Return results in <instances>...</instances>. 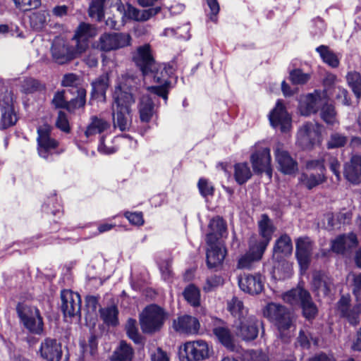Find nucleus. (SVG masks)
I'll return each instance as SVG.
<instances>
[{
    "instance_id": "f257e3e1",
    "label": "nucleus",
    "mask_w": 361,
    "mask_h": 361,
    "mask_svg": "<svg viewBox=\"0 0 361 361\" xmlns=\"http://www.w3.org/2000/svg\"><path fill=\"white\" fill-rule=\"evenodd\" d=\"M89 30V25L85 23L80 25L74 36L76 41L75 45H71L60 39H55L51 47L53 61L59 65H63L78 57L87 47L86 39Z\"/></svg>"
},
{
    "instance_id": "f03ea898",
    "label": "nucleus",
    "mask_w": 361,
    "mask_h": 361,
    "mask_svg": "<svg viewBox=\"0 0 361 361\" xmlns=\"http://www.w3.org/2000/svg\"><path fill=\"white\" fill-rule=\"evenodd\" d=\"M174 68L172 66L166 64H156V68L153 71H149L145 78H152L153 82L157 83V85L149 86L147 90L152 94H156L167 102L169 91L171 87L170 77L173 73Z\"/></svg>"
},
{
    "instance_id": "7ed1b4c3",
    "label": "nucleus",
    "mask_w": 361,
    "mask_h": 361,
    "mask_svg": "<svg viewBox=\"0 0 361 361\" xmlns=\"http://www.w3.org/2000/svg\"><path fill=\"white\" fill-rule=\"evenodd\" d=\"M282 298L292 306H300L303 316L309 320L314 319L317 314V307L310 293L300 286L285 293Z\"/></svg>"
},
{
    "instance_id": "20e7f679",
    "label": "nucleus",
    "mask_w": 361,
    "mask_h": 361,
    "mask_svg": "<svg viewBox=\"0 0 361 361\" xmlns=\"http://www.w3.org/2000/svg\"><path fill=\"white\" fill-rule=\"evenodd\" d=\"M16 310L20 322L29 332L36 335L43 334L44 321L37 307L19 302Z\"/></svg>"
},
{
    "instance_id": "39448f33",
    "label": "nucleus",
    "mask_w": 361,
    "mask_h": 361,
    "mask_svg": "<svg viewBox=\"0 0 361 361\" xmlns=\"http://www.w3.org/2000/svg\"><path fill=\"white\" fill-rule=\"evenodd\" d=\"M263 315L272 322L281 333L288 330L293 324V315L285 306L269 302L263 309Z\"/></svg>"
},
{
    "instance_id": "423d86ee",
    "label": "nucleus",
    "mask_w": 361,
    "mask_h": 361,
    "mask_svg": "<svg viewBox=\"0 0 361 361\" xmlns=\"http://www.w3.org/2000/svg\"><path fill=\"white\" fill-rule=\"evenodd\" d=\"M135 102L133 100L124 101L121 99H113L111 105V116L113 127L121 132L130 129L132 123L131 106Z\"/></svg>"
},
{
    "instance_id": "0eeeda50",
    "label": "nucleus",
    "mask_w": 361,
    "mask_h": 361,
    "mask_svg": "<svg viewBox=\"0 0 361 361\" xmlns=\"http://www.w3.org/2000/svg\"><path fill=\"white\" fill-rule=\"evenodd\" d=\"M166 313L162 308L150 305L145 308L140 314V323L144 333L152 334L158 331L164 325Z\"/></svg>"
},
{
    "instance_id": "6e6552de",
    "label": "nucleus",
    "mask_w": 361,
    "mask_h": 361,
    "mask_svg": "<svg viewBox=\"0 0 361 361\" xmlns=\"http://www.w3.org/2000/svg\"><path fill=\"white\" fill-rule=\"evenodd\" d=\"M141 85L142 80L140 77L130 73L122 75L115 87L113 99H117L118 97L121 100L130 102L132 99L135 102V93Z\"/></svg>"
},
{
    "instance_id": "1a4fd4ad",
    "label": "nucleus",
    "mask_w": 361,
    "mask_h": 361,
    "mask_svg": "<svg viewBox=\"0 0 361 361\" xmlns=\"http://www.w3.org/2000/svg\"><path fill=\"white\" fill-rule=\"evenodd\" d=\"M51 129L52 128L48 124H44L37 128V150L41 157L46 158L62 151L59 147V142L51 136Z\"/></svg>"
},
{
    "instance_id": "9d476101",
    "label": "nucleus",
    "mask_w": 361,
    "mask_h": 361,
    "mask_svg": "<svg viewBox=\"0 0 361 361\" xmlns=\"http://www.w3.org/2000/svg\"><path fill=\"white\" fill-rule=\"evenodd\" d=\"M322 125L317 122H306L298 130L297 145L302 149H311L319 140Z\"/></svg>"
},
{
    "instance_id": "9b49d317",
    "label": "nucleus",
    "mask_w": 361,
    "mask_h": 361,
    "mask_svg": "<svg viewBox=\"0 0 361 361\" xmlns=\"http://www.w3.org/2000/svg\"><path fill=\"white\" fill-rule=\"evenodd\" d=\"M0 129L5 130L14 126L17 121V114L13 107V98L11 92L6 90L0 92Z\"/></svg>"
},
{
    "instance_id": "f8f14e48",
    "label": "nucleus",
    "mask_w": 361,
    "mask_h": 361,
    "mask_svg": "<svg viewBox=\"0 0 361 361\" xmlns=\"http://www.w3.org/2000/svg\"><path fill=\"white\" fill-rule=\"evenodd\" d=\"M324 92L314 90L300 97L298 104V111L302 116H309L316 114L324 104L325 99Z\"/></svg>"
},
{
    "instance_id": "ddd939ff",
    "label": "nucleus",
    "mask_w": 361,
    "mask_h": 361,
    "mask_svg": "<svg viewBox=\"0 0 361 361\" xmlns=\"http://www.w3.org/2000/svg\"><path fill=\"white\" fill-rule=\"evenodd\" d=\"M133 61L142 72V76H147L149 71L156 68V61L152 56L150 45L145 44L137 48L133 56Z\"/></svg>"
},
{
    "instance_id": "4468645a",
    "label": "nucleus",
    "mask_w": 361,
    "mask_h": 361,
    "mask_svg": "<svg viewBox=\"0 0 361 361\" xmlns=\"http://www.w3.org/2000/svg\"><path fill=\"white\" fill-rule=\"evenodd\" d=\"M130 36L125 33H104L99 37L97 47L104 51H109L128 46Z\"/></svg>"
},
{
    "instance_id": "2eb2a0df",
    "label": "nucleus",
    "mask_w": 361,
    "mask_h": 361,
    "mask_svg": "<svg viewBox=\"0 0 361 361\" xmlns=\"http://www.w3.org/2000/svg\"><path fill=\"white\" fill-rule=\"evenodd\" d=\"M336 312L350 324L355 326L359 323L361 308L360 305L351 306L350 295H342L336 303Z\"/></svg>"
},
{
    "instance_id": "dca6fc26",
    "label": "nucleus",
    "mask_w": 361,
    "mask_h": 361,
    "mask_svg": "<svg viewBox=\"0 0 361 361\" xmlns=\"http://www.w3.org/2000/svg\"><path fill=\"white\" fill-rule=\"evenodd\" d=\"M262 322L253 315L247 316L239 320L237 335L244 341L255 340L259 333V326Z\"/></svg>"
},
{
    "instance_id": "f3484780",
    "label": "nucleus",
    "mask_w": 361,
    "mask_h": 361,
    "mask_svg": "<svg viewBox=\"0 0 361 361\" xmlns=\"http://www.w3.org/2000/svg\"><path fill=\"white\" fill-rule=\"evenodd\" d=\"M314 243L309 237H300L295 241V255L301 269L305 271L310 263Z\"/></svg>"
},
{
    "instance_id": "a211bd4d",
    "label": "nucleus",
    "mask_w": 361,
    "mask_h": 361,
    "mask_svg": "<svg viewBox=\"0 0 361 361\" xmlns=\"http://www.w3.org/2000/svg\"><path fill=\"white\" fill-rule=\"evenodd\" d=\"M269 118L271 126L274 128H279L282 133H287L291 128V117L280 101L277 102Z\"/></svg>"
},
{
    "instance_id": "6ab92c4d",
    "label": "nucleus",
    "mask_w": 361,
    "mask_h": 361,
    "mask_svg": "<svg viewBox=\"0 0 361 361\" xmlns=\"http://www.w3.org/2000/svg\"><path fill=\"white\" fill-rule=\"evenodd\" d=\"M159 96L143 95L138 103L137 109L140 121L149 123L152 117L157 114L159 108Z\"/></svg>"
},
{
    "instance_id": "aec40b11",
    "label": "nucleus",
    "mask_w": 361,
    "mask_h": 361,
    "mask_svg": "<svg viewBox=\"0 0 361 361\" xmlns=\"http://www.w3.org/2000/svg\"><path fill=\"white\" fill-rule=\"evenodd\" d=\"M61 310L65 317H73L80 312L81 300L78 293L63 290L61 293Z\"/></svg>"
},
{
    "instance_id": "412c9836",
    "label": "nucleus",
    "mask_w": 361,
    "mask_h": 361,
    "mask_svg": "<svg viewBox=\"0 0 361 361\" xmlns=\"http://www.w3.org/2000/svg\"><path fill=\"white\" fill-rule=\"evenodd\" d=\"M39 353L46 361H61V344L54 338H46L41 342Z\"/></svg>"
},
{
    "instance_id": "4be33fe9",
    "label": "nucleus",
    "mask_w": 361,
    "mask_h": 361,
    "mask_svg": "<svg viewBox=\"0 0 361 361\" xmlns=\"http://www.w3.org/2000/svg\"><path fill=\"white\" fill-rule=\"evenodd\" d=\"M185 352L188 361H200L209 357V348L203 340L188 342L185 344Z\"/></svg>"
},
{
    "instance_id": "5701e85b",
    "label": "nucleus",
    "mask_w": 361,
    "mask_h": 361,
    "mask_svg": "<svg viewBox=\"0 0 361 361\" xmlns=\"http://www.w3.org/2000/svg\"><path fill=\"white\" fill-rule=\"evenodd\" d=\"M238 286L245 293L251 295L259 294L264 287L262 275L243 274L238 278Z\"/></svg>"
},
{
    "instance_id": "b1692460",
    "label": "nucleus",
    "mask_w": 361,
    "mask_h": 361,
    "mask_svg": "<svg viewBox=\"0 0 361 361\" xmlns=\"http://www.w3.org/2000/svg\"><path fill=\"white\" fill-rule=\"evenodd\" d=\"M209 229L206 238L207 243H217L220 238L227 235L226 224L220 216H216L210 221Z\"/></svg>"
},
{
    "instance_id": "393cba45",
    "label": "nucleus",
    "mask_w": 361,
    "mask_h": 361,
    "mask_svg": "<svg viewBox=\"0 0 361 361\" xmlns=\"http://www.w3.org/2000/svg\"><path fill=\"white\" fill-rule=\"evenodd\" d=\"M209 247L207 250V264L208 268L212 269L220 266L226 256V250L223 249L219 242L207 243Z\"/></svg>"
},
{
    "instance_id": "a878e982",
    "label": "nucleus",
    "mask_w": 361,
    "mask_h": 361,
    "mask_svg": "<svg viewBox=\"0 0 361 361\" xmlns=\"http://www.w3.org/2000/svg\"><path fill=\"white\" fill-rule=\"evenodd\" d=\"M173 326L177 331L186 334H196L200 329V322L194 317L183 315L174 321Z\"/></svg>"
},
{
    "instance_id": "bb28decb",
    "label": "nucleus",
    "mask_w": 361,
    "mask_h": 361,
    "mask_svg": "<svg viewBox=\"0 0 361 361\" xmlns=\"http://www.w3.org/2000/svg\"><path fill=\"white\" fill-rule=\"evenodd\" d=\"M91 98L105 102L106 90L109 86V78L107 73L98 77L91 83Z\"/></svg>"
},
{
    "instance_id": "cd10ccee",
    "label": "nucleus",
    "mask_w": 361,
    "mask_h": 361,
    "mask_svg": "<svg viewBox=\"0 0 361 361\" xmlns=\"http://www.w3.org/2000/svg\"><path fill=\"white\" fill-rule=\"evenodd\" d=\"M357 238L354 233L338 236L331 243V250L336 253H343L346 249L357 246Z\"/></svg>"
},
{
    "instance_id": "c85d7f7f",
    "label": "nucleus",
    "mask_w": 361,
    "mask_h": 361,
    "mask_svg": "<svg viewBox=\"0 0 361 361\" xmlns=\"http://www.w3.org/2000/svg\"><path fill=\"white\" fill-rule=\"evenodd\" d=\"M345 178L352 183L357 184L361 181V159H350L343 166Z\"/></svg>"
},
{
    "instance_id": "c756f323",
    "label": "nucleus",
    "mask_w": 361,
    "mask_h": 361,
    "mask_svg": "<svg viewBox=\"0 0 361 361\" xmlns=\"http://www.w3.org/2000/svg\"><path fill=\"white\" fill-rule=\"evenodd\" d=\"M293 243L290 237L287 234L281 235L276 239L274 248V256L278 258L288 257L293 252Z\"/></svg>"
},
{
    "instance_id": "7c9ffc66",
    "label": "nucleus",
    "mask_w": 361,
    "mask_h": 361,
    "mask_svg": "<svg viewBox=\"0 0 361 361\" xmlns=\"http://www.w3.org/2000/svg\"><path fill=\"white\" fill-rule=\"evenodd\" d=\"M331 279L325 274L316 272L313 275L312 287L319 296H326L331 290Z\"/></svg>"
},
{
    "instance_id": "2f4dec72",
    "label": "nucleus",
    "mask_w": 361,
    "mask_h": 361,
    "mask_svg": "<svg viewBox=\"0 0 361 361\" xmlns=\"http://www.w3.org/2000/svg\"><path fill=\"white\" fill-rule=\"evenodd\" d=\"M213 333L219 341L228 350L234 352L237 350L233 336L228 327L224 326H216L213 329Z\"/></svg>"
},
{
    "instance_id": "473e14b6",
    "label": "nucleus",
    "mask_w": 361,
    "mask_h": 361,
    "mask_svg": "<svg viewBox=\"0 0 361 361\" xmlns=\"http://www.w3.org/2000/svg\"><path fill=\"white\" fill-rule=\"evenodd\" d=\"M258 229L259 235L258 237L266 243H269L275 231V227L273 225L272 221L267 214H264L261 216V219L258 221Z\"/></svg>"
},
{
    "instance_id": "72a5a7b5",
    "label": "nucleus",
    "mask_w": 361,
    "mask_h": 361,
    "mask_svg": "<svg viewBox=\"0 0 361 361\" xmlns=\"http://www.w3.org/2000/svg\"><path fill=\"white\" fill-rule=\"evenodd\" d=\"M111 128V124L106 120L96 116L91 117V122L87 127L85 135L88 137L95 134L106 132Z\"/></svg>"
},
{
    "instance_id": "f704fd0d",
    "label": "nucleus",
    "mask_w": 361,
    "mask_h": 361,
    "mask_svg": "<svg viewBox=\"0 0 361 361\" xmlns=\"http://www.w3.org/2000/svg\"><path fill=\"white\" fill-rule=\"evenodd\" d=\"M269 244L258 236L252 235L248 241V251L247 252L252 255L254 259L260 260Z\"/></svg>"
},
{
    "instance_id": "c9c22d12",
    "label": "nucleus",
    "mask_w": 361,
    "mask_h": 361,
    "mask_svg": "<svg viewBox=\"0 0 361 361\" xmlns=\"http://www.w3.org/2000/svg\"><path fill=\"white\" fill-rule=\"evenodd\" d=\"M320 117L322 120L329 126H335L339 124L334 105L329 104L324 100V104L320 107Z\"/></svg>"
},
{
    "instance_id": "e433bc0d",
    "label": "nucleus",
    "mask_w": 361,
    "mask_h": 361,
    "mask_svg": "<svg viewBox=\"0 0 361 361\" xmlns=\"http://www.w3.org/2000/svg\"><path fill=\"white\" fill-rule=\"evenodd\" d=\"M315 50L319 54L324 63L334 68L338 67L340 60L338 56L328 46L320 45Z\"/></svg>"
},
{
    "instance_id": "4c0bfd02",
    "label": "nucleus",
    "mask_w": 361,
    "mask_h": 361,
    "mask_svg": "<svg viewBox=\"0 0 361 361\" xmlns=\"http://www.w3.org/2000/svg\"><path fill=\"white\" fill-rule=\"evenodd\" d=\"M134 350L126 341H121L112 356V361H132Z\"/></svg>"
},
{
    "instance_id": "58836bf2",
    "label": "nucleus",
    "mask_w": 361,
    "mask_h": 361,
    "mask_svg": "<svg viewBox=\"0 0 361 361\" xmlns=\"http://www.w3.org/2000/svg\"><path fill=\"white\" fill-rule=\"evenodd\" d=\"M71 94H76V97L68 101L67 111L69 112H73L78 109L83 107L86 103V90L84 88H74Z\"/></svg>"
},
{
    "instance_id": "ea45409f",
    "label": "nucleus",
    "mask_w": 361,
    "mask_h": 361,
    "mask_svg": "<svg viewBox=\"0 0 361 361\" xmlns=\"http://www.w3.org/2000/svg\"><path fill=\"white\" fill-rule=\"evenodd\" d=\"M49 16V12L46 10L33 12L30 16V26L35 30H42L47 25Z\"/></svg>"
},
{
    "instance_id": "a19ab883",
    "label": "nucleus",
    "mask_w": 361,
    "mask_h": 361,
    "mask_svg": "<svg viewBox=\"0 0 361 361\" xmlns=\"http://www.w3.org/2000/svg\"><path fill=\"white\" fill-rule=\"evenodd\" d=\"M252 176V172L247 162L238 163L234 166V178L239 185L245 183Z\"/></svg>"
},
{
    "instance_id": "79ce46f5",
    "label": "nucleus",
    "mask_w": 361,
    "mask_h": 361,
    "mask_svg": "<svg viewBox=\"0 0 361 361\" xmlns=\"http://www.w3.org/2000/svg\"><path fill=\"white\" fill-rule=\"evenodd\" d=\"M227 309L231 314L238 318V320L249 316L247 310L244 307L243 302L236 297H233L228 302Z\"/></svg>"
},
{
    "instance_id": "37998d69",
    "label": "nucleus",
    "mask_w": 361,
    "mask_h": 361,
    "mask_svg": "<svg viewBox=\"0 0 361 361\" xmlns=\"http://www.w3.org/2000/svg\"><path fill=\"white\" fill-rule=\"evenodd\" d=\"M99 312L100 317L106 324L115 326L118 324V310L116 306L111 305L102 308Z\"/></svg>"
},
{
    "instance_id": "c03bdc74",
    "label": "nucleus",
    "mask_w": 361,
    "mask_h": 361,
    "mask_svg": "<svg viewBox=\"0 0 361 361\" xmlns=\"http://www.w3.org/2000/svg\"><path fill=\"white\" fill-rule=\"evenodd\" d=\"M346 80L357 99H360L361 97V74L356 71L349 72L346 75Z\"/></svg>"
},
{
    "instance_id": "a18cd8bd",
    "label": "nucleus",
    "mask_w": 361,
    "mask_h": 361,
    "mask_svg": "<svg viewBox=\"0 0 361 361\" xmlns=\"http://www.w3.org/2000/svg\"><path fill=\"white\" fill-rule=\"evenodd\" d=\"M300 181L305 185L309 190L312 189L317 185L325 181V177L322 173L307 174L302 173L300 178Z\"/></svg>"
},
{
    "instance_id": "49530a36",
    "label": "nucleus",
    "mask_w": 361,
    "mask_h": 361,
    "mask_svg": "<svg viewBox=\"0 0 361 361\" xmlns=\"http://www.w3.org/2000/svg\"><path fill=\"white\" fill-rule=\"evenodd\" d=\"M184 298L193 307L200 305V290L193 284L188 285L183 291Z\"/></svg>"
},
{
    "instance_id": "de8ad7c7",
    "label": "nucleus",
    "mask_w": 361,
    "mask_h": 361,
    "mask_svg": "<svg viewBox=\"0 0 361 361\" xmlns=\"http://www.w3.org/2000/svg\"><path fill=\"white\" fill-rule=\"evenodd\" d=\"M250 158H271L269 147L264 141L257 142L251 149Z\"/></svg>"
},
{
    "instance_id": "09e8293b",
    "label": "nucleus",
    "mask_w": 361,
    "mask_h": 361,
    "mask_svg": "<svg viewBox=\"0 0 361 361\" xmlns=\"http://www.w3.org/2000/svg\"><path fill=\"white\" fill-rule=\"evenodd\" d=\"M270 161L271 159H252V166L253 171L257 173L264 172L271 178L272 169Z\"/></svg>"
},
{
    "instance_id": "8fccbe9b",
    "label": "nucleus",
    "mask_w": 361,
    "mask_h": 361,
    "mask_svg": "<svg viewBox=\"0 0 361 361\" xmlns=\"http://www.w3.org/2000/svg\"><path fill=\"white\" fill-rule=\"evenodd\" d=\"M61 208L62 207L55 194L49 197L42 205V209L45 212H50L54 216L61 212Z\"/></svg>"
},
{
    "instance_id": "3c124183",
    "label": "nucleus",
    "mask_w": 361,
    "mask_h": 361,
    "mask_svg": "<svg viewBox=\"0 0 361 361\" xmlns=\"http://www.w3.org/2000/svg\"><path fill=\"white\" fill-rule=\"evenodd\" d=\"M104 0L92 1L89 8L90 16L96 18L97 21H101L104 14Z\"/></svg>"
},
{
    "instance_id": "603ef678",
    "label": "nucleus",
    "mask_w": 361,
    "mask_h": 361,
    "mask_svg": "<svg viewBox=\"0 0 361 361\" xmlns=\"http://www.w3.org/2000/svg\"><path fill=\"white\" fill-rule=\"evenodd\" d=\"M348 140V137L341 133H332L327 142V147L328 149L343 147L347 144Z\"/></svg>"
},
{
    "instance_id": "864d4df0",
    "label": "nucleus",
    "mask_w": 361,
    "mask_h": 361,
    "mask_svg": "<svg viewBox=\"0 0 361 361\" xmlns=\"http://www.w3.org/2000/svg\"><path fill=\"white\" fill-rule=\"evenodd\" d=\"M161 11V7L150 8L149 9L138 11L135 8L133 9V17L137 20L145 21L151 17L155 16Z\"/></svg>"
},
{
    "instance_id": "5fc2aeb1",
    "label": "nucleus",
    "mask_w": 361,
    "mask_h": 361,
    "mask_svg": "<svg viewBox=\"0 0 361 361\" xmlns=\"http://www.w3.org/2000/svg\"><path fill=\"white\" fill-rule=\"evenodd\" d=\"M279 170L284 174L291 175L298 170L295 159H278Z\"/></svg>"
},
{
    "instance_id": "6e6d98bb",
    "label": "nucleus",
    "mask_w": 361,
    "mask_h": 361,
    "mask_svg": "<svg viewBox=\"0 0 361 361\" xmlns=\"http://www.w3.org/2000/svg\"><path fill=\"white\" fill-rule=\"evenodd\" d=\"M136 324V320L130 318L127 321L126 329L128 337L130 339H132L135 343H139L140 342V336L138 333Z\"/></svg>"
},
{
    "instance_id": "4d7b16f0",
    "label": "nucleus",
    "mask_w": 361,
    "mask_h": 361,
    "mask_svg": "<svg viewBox=\"0 0 361 361\" xmlns=\"http://www.w3.org/2000/svg\"><path fill=\"white\" fill-rule=\"evenodd\" d=\"M190 26L189 24H185L181 27H178L176 29L175 28H166L163 32V35L166 37H176L177 38H182L188 39L190 38V35H183L181 33L178 32V30H182L185 32L186 34L189 32Z\"/></svg>"
},
{
    "instance_id": "13d9d810",
    "label": "nucleus",
    "mask_w": 361,
    "mask_h": 361,
    "mask_svg": "<svg viewBox=\"0 0 361 361\" xmlns=\"http://www.w3.org/2000/svg\"><path fill=\"white\" fill-rule=\"evenodd\" d=\"M325 30L326 25L322 18H317L312 21L310 32L312 36L319 37L323 35Z\"/></svg>"
},
{
    "instance_id": "bf43d9fd",
    "label": "nucleus",
    "mask_w": 361,
    "mask_h": 361,
    "mask_svg": "<svg viewBox=\"0 0 361 361\" xmlns=\"http://www.w3.org/2000/svg\"><path fill=\"white\" fill-rule=\"evenodd\" d=\"M290 78L293 84L303 85L310 79V75L303 73L300 69H295L290 73Z\"/></svg>"
},
{
    "instance_id": "052dcab7",
    "label": "nucleus",
    "mask_w": 361,
    "mask_h": 361,
    "mask_svg": "<svg viewBox=\"0 0 361 361\" xmlns=\"http://www.w3.org/2000/svg\"><path fill=\"white\" fill-rule=\"evenodd\" d=\"M16 8L24 11L31 10L38 8L40 4V0H13Z\"/></svg>"
},
{
    "instance_id": "680f3d73",
    "label": "nucleus",
    "mask_w": 361,
    "mask_h": 361,
    "mask_svg": "<svg viewBox=\"0 0 361 361\" xmlns=\"http://www.w3.org/2000/svg\"><path fill=\"white\" fill-rule=\"evenodd\" d=\"M39 86V82L33 78L25 79L21 85L22 91L25 94L32 93L37 90Z\"/></svg>"
},
{
    "instance_id": "e2e57ef3",
    "label": "nucleus",
    "mask_w": 361,
    "mask_h": 361,
    "mask_svg": "<svg viewBox=\"0 0 361 361\" xmlns=\"http://www.w3.org/2000/svg\"><path fill=\"white\" fill-rule=\"evenodd\" d=\"M64 94V90L58 91L54 94L51 102L55 108L67 110L68 101H66Z\"/></svg>"
},
{
    "instance_id": "0e129e2a",
    "label": "nucleus",
    "mask_w": 361,
    "mask_h": 361,
    "mask_svg": "<svg viewBox=\"0 0 361 361\" xmlns=\"http://www.w3.org/2000/svg\"><path fill=\"white\" fill-rule=\"evenodd\" d=\"M223 283L224 280L220 276H211L207 279L206 284L204 286L203 289L205 292H209L214 288L222 285Z\"/></svg>"
},
{
    "instance_id": "69168bd1",
    "label": "nucleus",
    "mask_w": 361,
    "mask_h": 361,
    "mask_svg": "<svg viewBox=\"0 0 361 361\" xmlns=\"http://www.w3.org/2000/svg\"><path fill=\"white\" fill-rule=\"evenodd\" d=\"M200 194L203 197L212 195L214 192L213 186L209 183L208 180L204 178H200L197 184Z\"/></svg>"
},
{
    "instance_id": "338daca9",
    "label": "nucleus",
    "mask_w": 361,
    "mask_h": 361,
    "mask_svg": "<svg viewBox=\"0 0 361 361\" xmlns=\"http://www.w3.org/2000/svg\"><path fill=\"white\" fill-rule=\"evenodd\" d=\"M56 126L58 128L65 133H68L70 131V126L67 116L63 111H59L56 121Z\"/></svg>"
},
{
    "instance_id": "774afa93",
    "label": "nucleus",
    "mask_w": 361,
    "mask_h": 361,
    "mask_svg": "<svg viewBox=\"0 0 361 361\" xmlns=\"http://www.w3.org/2000/svg\"><path fill=\"white\" fill-rule=\"evenodd\" d=\"M268 355L262 350H252L248 352L247 361H268Z\"/></svg>"
}]
</instances>
